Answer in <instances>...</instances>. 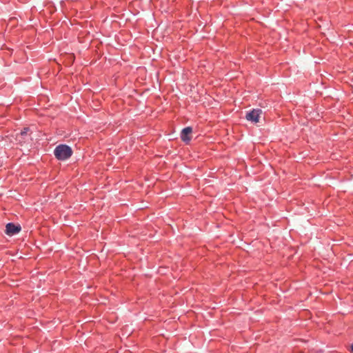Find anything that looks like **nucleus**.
<instances>
[{
	"instance_id": "obj_1",
	"label": "nucleus",
	"mask_w": 353,
	"mask_h": 353,
	"mask_svg": "<svg viewBox=\"0 0 353 353\" xmlns=\"http://www.w3.org/2000/svg\"><path fill=\"white\" fill-rule=\"evenodd\" d=\"M54 154L58 160L65 161L72 156V150L69 145L60 144L55 148Z\"/></svg>"
},
{
	"instance_id": "obj_2",
	"label": "nucleus",
	"mask_w": 353,
	"mask_h": 353,
	"mask_svg": "<svg viewBox=\"0 0 353 353\" xmlns=\"http://www.w3.org/2000/svg\"><path fill=\"white\" fill-rule=\"evenodd\" d=\"M261 114L262 110L261 109H253L247 112L245 118L248 121L256 123L259 121V117Z\"/></svg>"
},
{
	"instance_id": "obj_3",
	"label": "nucleus",
	"mask_w": 353,
	"mask_h": 353,
	"mask_svg": "<svg viewBox=\"0 0 353 353\" xmlns=\"http://www.w3.org/2000/svg\"><path fill=\"white\" fill-rule=\"evenodd\" d=\"M21 230V225L14 223H8L6 226V233L9 236L14 235L19 233Z\"/></svg>"
},
{
	"instance_id": "obj_4",
	"label": "nucleus",
	"mask_w": 353,
	"mask_h": 353,
	"mask_svg": "<svg viewBox=\"0 0 353 353\" xmlns=\"http://www.w3.org/2000/svg\"><path fill=\"white\" fill-rule=\"evenodd\" d=\"M192 132V127L188 126V127L184 128L181 132V139L186 144L189 143L192 139V137L190 136Z\"/></svg>"
},
{
	"instance_id": "obj_5",
	"label": "nucleus",
	"mask_w": 353,
	"mask_h": 353,
	"mask_svg": "<svg viewBox=\"0 0 353 353\" xmlns=\"http://www.w3.org/2000/svg\"><path fill=\"white\" fill-rule=\"evenodd\" d=\"M30 131V128L28 127H26V128H23L21 132H20V135L23 137L27 135L28 132Z\"/></svg>"
},
{
	"instance_id": "obj_6",
	"label": "nucleus",
	"mask_w": 353,
	"mask_h": 353,
	"mask_svg": "<svg viewBox=\"0 0 353 353\" xmlns=\"http://www.w3.org/2000/svg\"><path fill=\"white\" fill-rule=\"evenodd\" d=\"M350 352L351 353H353V343L350 346Z\"/></svg>"
}]
</instances>
